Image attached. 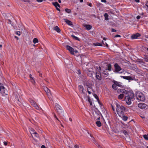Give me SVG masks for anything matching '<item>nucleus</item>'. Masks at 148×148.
Returning a JSON list of instances; mask_svg holds the SVG:
<instances>
[{
	"label": "nucleus",
	"instance_id": "1",
	"mask_svg": "<svg viewBox=\"0 0 148 148\" xmlns=\"http://www.w3.org/2000/svg\"><path fill=\"white\" fill-rule=\"evenodd\" d=\"M117 92L119 93H121L118 96V99L122 100L125 97V100L129 105L131 104L132 101L134 99V94L132 92H128L123 89H118Z\"/></svg>",
	"mask_w": 148,
	"mask_h": 148
},
{
	"label": "nucleus",
	"instance_id": "2",
	"mask_svg": "<svg viewBox=\"0 0 148 148\" xmlns=\"http://www.w3.org/2000/svg\"><path fill=\"white\" fill-rule=\"evenodd\" d=\"M116 110L117 113L119 116H122L123 114H124V112L125 108L122 105H120L117 102L115 103Z\"/></svg>",
	"mask_w": 148,
	"mask_h": 148
},
{
	"label": "nucleus",
	"instance_id": "3",
	"mask_svg": "<svg viewBox=\"0 0 148 148\" xmlns=\"http://www.w3.org/2000/svg\"><path fill=\"white\" fill-rule=\"evenodd\" d=\"M136 97L137 100L143 101L145 100V98L143 94L140 92H137L136 93Z\"/></svg>",
	"mask_w": 148,
	"mask_h": 148
},
{
	"label": "nucleus",
	"instance_id": "4",
	"mask_svg": "<svg viewBox=\"0 0 148 148\" xmlns=\"http://www.w3.org/2000/svg\"><path fill=\"white\" fill-rule=\"evenodd\" d=\"M7 90L5 88L3 85L0 84V93L2 96H5L8 95Z\"/></svg>",
	"mask_w": 148,
	"mask_h": 148
},
{
	"label": "nucleus",
	"instance_id": "5",
	"mask_svg": "<svg viewBox=\"0 0 148 148\" xmlns=\"http://www.w3.org/2000/svg\"><path fill=\"white\" fill-rule=\"evenodd\" d=\"M101 70L100 67H96V77L98 79L100 80L101 79V76L100 71Z\"/></svg>",
	"mask_w": 148,
	"mask_h": 148
},
{
	"label": "nucleus",
	"instance_id": "6",
	"mask_svg": "<svg viewBox=\"0 0 148 148\" xmlns=\"http://www.w3.org/2000/svg\"><path fill=\"white\" fill-rule=\"evenodd\" d=\"M66 49L68 50L72 55H74V53H78V51L77 50H74L73 48L69 45L66 46Z\"/></svg>",
	"mask_w": 148,
	"mask_h": 148
},
{
	"label": "nucleus",
	"instance_id": "7",
	"mask_svg": "<svg viewBox=\"0 0 148 148\" xmlns=\"http://www.w3.org/2000/svg\"><path fill=\"white\" fill-rule=\"evenodd\" d=\"M85 85L86 87L88 93L89 94H90L91 92L90 91L92 90V88L93 86L92 84L89 83H86L85 84Z\"/></svg>",
	"mask_w": 148,
	"mask_h": 148
},
{
	"label": "nucleus",
	"instance_id": "8",
	"mask_svg": "<svg viewBox=\"0 0 148 148\" xmlns=\"http://www.w3.org/2000/svg\"><path fill=\"white\" fill-rule=\"evenodd\" d=\"M121 85L119 82L117 81H114V84L112 85V88L114 90H116L117 89V86H121Z\"/></svg>",
	"mask_w": 148,
	"mask_h": 148
},
{
	"label": "nucleus",
	"instance_id": "9",
	"mask_svg": "<svg viewBox=\"0 0 148 148\" xmlns=\"http://www.w3.org/2000/svg\"><path fill=\"white\" fill-rule=\"evenodd\" d=\"M29 101L32 105L34 107L36 108V109L37 110H38L39 109V107L34 100L32 99H30Z\"/></svg>",
	"mask_w": 148,
	"mask_h": 148
},
{
	"label": "nucleus",
	"instance_id": "10",
	"mask_svg": "<svg viewBox=\"0 0 148 148\" xmlns=\"http://www.w3.org/2000/svg\"><path fill=\"white\" fill-rule=\"evenodd\" d=\"M138 105V107L141 109H145L147 106V105L143 103H140Z\"/></svg>",
	"mask_w": 148,
	"mask_h": 148
},
{
	"label": "nucleus",
	"instance_id": "11",
	"mask_svg": "<svg viewBox=\"0 0 148 148\" xmlns=\"http://www.w3.org/2000/svg\"><path fill=\"white\" fill-rule=\"evenodd\" d=\"M114 67L116 71L117 72H119V73H122L123 72H119L121 70V67L118 65L117 64H114Z\"/></svg>",
	"mask_w": 148,
	"mask_h": 148
},
{
	"label": "nucleus",
	"instance_id": "12",
	"mask_svg": "<svg viewBox=\"0 0 148 148\" xmlns=\"http://www.w3.org/2000/svg\"><path fill=\"white\" fill-rule=\"evenodd\" d=\"M44 89L45 91L46 92L49 97H50L51 95V93L50 90L47 87H44Z\"/></svg>",
	"mask_w": 148,
	"mask_h": 148
},
{
	"label": "nucleus",
	"instance_id": "13",
	"mask_svg": "<svg viewBox=\"0 0 148 148\" xmlns=\"http://www.w3.org/2000/svg\"><path fill=\"white\" fill-rule=\"evenodd\" d=\"M56 107L57 111L60 113L62 112V107L57 104L55 105Z\"/></svg>",
	"mask_w": 148,
	"mask_h": 148
},
{
	"label": "nucleus",
	"instance_id": "14",
	"mask_svg": "<svg viewBox=\"0 0 148 148\" xmlns=\"http://www.w3.org/2000/svg\"><path fill=\"white\" fill-rule=\"evenodd\" d=\"M141 36L140 34L139 33H137L132 35L131 36V38L132 39H137L138 37Z\"/></svg>",
	"mask_w": 148,
	"mask_h": 148
},
{
	"label": "nucleus",
	"instance_id": "15",
	"mask_svg": "<svg viewBox=\"0 0 148 148\" xmlns=\"http://www.w3.org/2000/svg\"><path fill=\"white\" fill-rule=\"evenodd\" d=\"M53 4L56 7L57 10L60 11V9L58 8V7L60 8V6L57 2L53 3Z\"/></svg>",
	"mask_w": 148,
	"mask_h": 148
},
{
	"label": "nucleus",
	"instance_id": "16",
	"mask_svg": "<svg viewBox=\"0 0 148 148\" xmlns=\"http://www.w3.org/2000/svg\"><path fill=\"white\" fill-rule=\"evenodd\" d=\"M92 114L95 118H97L98 120H99L100 117L99 115L97 113L95 112L94 113V112H93Z\"/></svg>",
	"mask_w": 148,
	"mask_h": 148
},
{
	"label": "nucleus",
	"instance_id": "17",
	"mask_svg": "<svg viewBox=\"0 0 148 148\" xmlns=\"http://www.w3.org/2000/svg\"><path fill=\"white\" fill-rule=\"evenodd\" d=\"M121 77L125 79L129 80H133L132 78L129 76H121Z\"/></svg>",
	"mask_w": 148,
	"mask_h": 148
},
{
	"label": "nucleus",
	"instance_id": "18",
	"mask_svg": "<svg viewBox=\"0 0 148 148\" xmlns=\"http://www.w3.org/2000/svg\"><path fill=\"white\" fill-rule=\"evenodd\" d=\"M84 27L86 28V29L88 30H89L90 29L92 28V26L90 25L85 24L84 25Z\"/></svg>",
	"mask_w": 148,
	"mask_h": 148
},
{
	"label": "nucleus",
	"instance_id": "19",
	"mask_svg": "<svg viewBox=\"0 0 148 148\" xmlns=\"http://www.w3.org/2000/svg\"><path fill=\"white\" fill-rule=\"evenodd\" d=\"M65 22L68 25L71 26L73 25L72 22L66 19H64Z\"/></svg>",
	"mask_w": 148,
	"mask_h": 148
},
{
	"label": "nucleus",
	"instance_id": "20",
	"mask_svg": "<svg viewBox=\"0 0 148 148\" xmlns=\"http://www.w3.org/2000/svg\"><path fill=\"white\" fill-rule=\"evenodd\" d=\"M29 132L31 135H32V137H34L33 135L35 134L36 132L32 128L30 129Z\"/></svg>",
	"mask_w": 148,
	"mask_h": 148
},
{
	"label": "nucleus",
	"instance_id": "21",
	"mask_svg": "<svg viewBox=\"0 0 148 148\" xmlns=\"http://www.w3.org/2000/svg\"><path fill=\"white\" fill-rule=\"evenodd\" d=\"M87 75H88L90 77H92V76L93 74V72L91 71H87Z\"/></svg>",
	"mask_w": 148,
	"mask_h": 148
},
{
	"label": "nucleus",
	"instance_id": "22",
	"mask_svg": "<svg viewBox=\"0 0 148 148\" xmlns=\"http://www.w3.org/2000/svg\"><path fill=\"white\" fill-rule=\"evenodd\" d=\"M78 88L79 91L82 93L83 92L84 88L82 86L79 85L78 86Z\"/></svg>",
	"mask_w": 148,
	"mask_h": 148
},
{
	"label": "nucleus",
	"instance_id": "23",
	"mask_svg": "<svg viewBox=\"0 0 148 148\" xmlns=\"http://www.w3.org/2000/svg\"><path fill=\"white\" fill-rule=\"evenodd\" d=\"M122 118V119L124 121H126L128 119V117L123 114V116H120Z\"/></svg>",
	"mask_w": 148,
	"mask_h": 148
},
{
	"label": "nucleus",
	"instance_id": "24",
	"mask_svg": "<svg viewBox=\"0 0 148 148\" xmlns=\"http://www.w3.org/2000/svg\"><path fill=\"white\" fill-rule=\"evenodd\" d=\"M53 29L56 31L57 32L59 33L60 32V29L57 26L53 28Z\"/></svg>",
	"mask_w": 148,
	"mask_h": 148
},
{
	"label": "nucleus",
	"instance_id": "25",
	"mask_svg": "<svg viewBox=\"0 0 148 148\" xmlns=\"http://www.w3.org/2000/svg\"><path fill=\"white\" fill-rule=\"evenodd\" d=\"M97 125L98 127H100L101 125V124L100 121H97L96 122Z\"/></svg>",
	"mask_w": 148,
	"mask_h": 148
},
{
	"label": "nucleus",
	"instance_id": "26",
	"mask_svg": "<svg viewBox=\"0 0 148 148\" xmlns=\"http://www.w3.org/2000/svg\"><path fill=\"white\" fill-rule=\"evenodd\" d=\"M108 67V69H105L106 70H108L109 71H111V65L110 64H108L107 66Z\"/></svg>",
	"mask_w": 148,
	"mask_h": 148
},
{
	"label": "nucleus",
	"instance_id": "27",
	"mask_svg": "<svg viewBox=\"0 0 148 148\" xmlns=\"http://www.w3.org/2000/svg\"><path fill=\"white\" fill-rule=\"evenodd\" d=\"M93 96L97 100L99 103L100 102H99V97H98L97 95L96 94H94L93 95Z\"/></svg>",
	"mask_w": 148,
	"mask_h": 148
},
{
	"label": "nucleus",
	"instance_id": "28",
	"mask_svg": "<svg viewBox=\"0 0 148 148\" xmlns=\"http://www.w3.org/2000/svg\"><path fill=\"white\" fill-rule=\"evenodd\" d=\"M104 16L105 17V20H107L108 19V15L107 13H105L104 15Z\"/></svg>",
	"mask_w": 148,
	"mask_h": 148
},
{
	"label": "nucleus",
	"instance_id": "29",
	"mask_svg": "<svg viewBox=\"0 0 148 148\" xmlns=\"http://www.w3.org/2000/svg\"><path fill=\"white\" fill-rule=\"evenodd\" d=\"M123 133L126 136H128V133L125 130L123 131Z\"/></svg>",
	"mask_w": 148,
	"mask_h": 148
},
{
	"label": "nucleus",
	"instance_id": "30",
	"mask_svg": "<svg viewBox=\"0 0 148 148\" xmlns=\"http://www.w3.org/2000/svg\"><path fill=\"white\" fill-rule=\"evenodd\" d=\"M125 128H128L129 129H131V126L130 125H127V124H126L125 125Z\"/></svg>",
	"mask_w": 148,
	"mask_h": 148
},
{
	"label": "nucleus",
	"instance_id": "31",
	"mask_svg": "<svg viewBox=\"0 0 148 148\" xmlns=\"http://www.w3.org/2000/svg\"><path fill=\"white\" fill-rule=\"evenodd\" d=\"M38 40L36 38H34L33 40V42L34 44H36L38 42Z\"/></svg>",
	"mask_w": 148,
	"mask_h": 148
},
{
	"label": "nucleus",
	"instance_id": "32",
	"mask_svg": "<svg viewBox=\"0 0 148 148\" xmlns=\"http://www.w3.org/2000/svg\"><path fill=\"white\" fill-rule=\"evenodd\" d=\"M105 69L103 70V69H102V71H103V72H102V73L104 74V75H108V73L107 72L105 71Z\"/></svg>",
	"mask_w": 148,
	"mask_h": 148
},
{
	"label": "nucleus",
	"instance_id": "33",
	"mask_svg": "<svg viewBox=\"0 0 148 148\" xmlns=\"http://www.w3.org/2000/svg\"><path fill=\"white\" fill-rule=\"evenodd\" d=\"M94 45L95 46H102V43H94Z\"/></svg>",
	"mask_w": 148,
	"mask_h": 148
},
{
	"label": "nucleus",
	"instance_id": "34",
	"mask_svg": "<svg viewBox=\"0 0 148 148\" xmlns=\"http://www.w3.org/2000/svg\"><path fill=\"white\" fill-rule=\"evenodd\" d=\"M94 45L95 46H102V43H94Z\"/></svg>",
	"mask_w": 148,
	"mask_h": 148
},
{
	"label": "nucleus",
	"instance_id": "35",
	"mask_svg": "<svg viewBox=\"0 0 148 148\" xmlns=\"http://www.w3.org/2000/svg\"><path fill=\"white\" fill-rule=\"evenodd\" d=\"M71 36L73 37L74 38L77 40H79V38L77 37L74 36L73 35H71Z\"/></svg>",
	"mask_w": 148,
	"mask_h": 148
},
{
	"label": "nucleus",
	"instance_id": "36",
	"mask_svg": "<svg viewBox=\"0 0 148 148\" xmlns=\"http://www.w3.org/2000/svg\"><path fill=\"white\" fill-rule=\"evenodd\" d=\"M65 11L66 12L68 13H70L71 12V10L70 9L68 8L66 9H65Z\"/></svg>",
	"mask_w": 148,
	"mask_h": 148
},
{
	"label": "nucleus",
	"instance_id": "37",
	"mask_svg": "<svg viewBox=\"0 0 148 148\" xmlns=\"http://www.w3.org/2000/svg\"><path fill=\"white\" fill-rule=\"evenodd\" d=\"M34 135V137H33V138L35 137L38 138V135L37 132H36Z\"/></svg>",
	"mask_w": 148,
	"mask_h": 148
},
{
	"label": "nucleus",
	"instance_id": "38",
	"mask_svg": "<svg viewBox=\"0 0 148 148\" xmlns=\"http://www.w3.org/2000/svg\"><path fill=\"white\" fill-rule=\"evenodd\" d=\"M143 136L145 140H148V134L147 135H145Z\"/></svg>",
	"mask_w": 148,
	"mask_h": 148
},
{
	"label": "nucleus",
	"instance_id": "39",
	"mask_svg": "<svg viewBox=\"0 0 148 148\" xmlns=\"http://www.w3.org/2000/svg\"><path fill=\"white\" fill-rule=\"evenodd\" d=\"M101 43L102 44H103V45H105L106 47H108V44L106 42H104L103 41H102Z\"/></svg>",
	"mask_w": 148,
	"mask_h": 148
},
{
	"label": "nucleus",
	"instance_id": "40",
	"mask_svg": "<svg viewBox=\"0 0 148 148\" xmlns=\"http://www.w3.org/2000/svg\"><path fill=\"white\" fill-rule=\"evenodd\" d=\"M30 80L33 84H34L35 83V81L32 77L31 78V79H30Z\"/></svg>",
	"mask_w": 148,
	"mask_h": 148
},
{
	"label": "nucleus",
	"instance_id": "41",
	"mask_svg": "<svg viewBox=\"0 0 148 148\" xmlns=\"http://www.w3.org/2000/svg\"><path fill=\"white\" fill-rule=\"evenodd\" d=\"M16 34L18 36H20L21 35L20 32L18 31H16Z\"/></svg>",
	"mask_w": 148,
	"mask_h": 148
},
{
	"label": "nucleus",
	"instance_id": "42",
	"mask_svg": "<svg viewBox=\"0 0 148 148\" xmlns=\"http://www.w3.org/2000/svg\"><path fill=\"white\" fill-rule=\"evenodd\" d=\"M111 107H112V109L114 111H115V110L114 107L113 106V105L112 104H111Z\"/></svg>",
	"mask_w": 148,
	"mask_h": 148
},
{
	"label": "nucleus",
	"instance_id": "43",
	"mask_svg": "<svg viewBox=\"0 0 148 148\" xmlns=\"http://www.w3.org/2000/svg\"><path fill=\"white\" fill-rule=\"evenodd\" d=\"M115 37H121V36L119 35H116L114 36Z\"/></svg>",
	"mask_w": 148,
	"mask_h": 148
},
{
	"label": "nucleus",
	"instance_id": "44",
	"mask_svg": "<svg viewBox=\"0 0 148 148\" xmlns=\"http://www.w3.org/2000/svg\"><path fill=\"white\" fill-rule=\"evenodd\" d=\"M101 1L102 2L106 3V0H101Z\"/></svg>",
	"mask_w": 148,
	"mask_h": 148
},
{
	"label": "nucleus",
	"instance_id": "45",
	"mask_svg": "<svg viewBox=\"0 0 148 148\" xmlns=\"http://www.w3.org/2000/svg\"><path fill=\"white\" fill-rule=\"evenodd\" d=\"M3 144L5 145L6 146L7 145V143L6 142L4 141L3 142Z\"/></svg>",
	"mask_w": 148,
	"mask_h": 148
},
{
	"label": "nucleus",
	"instance_id": "46",
	"mask_svg": "<svg viewBox=\"0 0 148 148\" xmlns=\"http://www.w3.org/2000/svg\"><path fill=\"white\" fill-rule=\"evenodd\" d=\"M140 18V16H139V15L138 16L136 17V18H137V19H139Z\"/></svg>",
	"mask_w": 148,
	"mask_h": 148
},
{
	"label": "nucleus",
	"instance_id": "47",
	"mask_svg": "<svg viewBox=\"0 0 148 148\" xmlns=\"http://www.w3.org/2000/svg\"><path fill=\"white\" fill-rule=\"evenodd\" d=\"M38 2H41L42 1V0H36Z\"/></svg>",
	"mask_w": 148,
	"mask_h": 148
},
{
	"label": "nucleus",
	"instance_id": "48",
	"mask_svg": "<svg viewBox=\"0 0 148 148\" xmlns=\"http://www.w3.org/2000/svg\"><path fill=\"white\" fill-rule=\"evenodd\" d=\"M75 148H78L79 146L77 145H76L75 146Z\"/></svg>",
	"mask_w": 148,
	"mask_h": 148
},
{
	"label": "nucleus",
	"instance_id": "49",
	"mask_svg": "<svg viewBox=\"0 0 148 148\" xmlns=\"http://www.w3.org/2000/svg\"><path fill=\"white\" fill-rule=\"evenodd\" d=\"M116 30L114 29H112V32H116Z\"/></svg>",
	"mask_w": 148,
	"mask_h": 148
},
{
	"label": "nucleus",
	"instance_id": "50",
	"mask_svg": "<svg viewBox=\"0 0 148 148\" xmlns=\"http://www.w3.org/2000/svg\"><path fill=\"white\" fill-rule=\"evenodd\" d=\"M41 148H46V147L45 146L42 145L41 146Z\"/></svg>",
	"mask_w": 148,
	"mask_h": 148
},
{
	"label": "nucleus",
	"instance_id": "51",
	"mask_svg": "<svg viewBox=\"0 0 148 148\" xmlns=\"http://www.w3.org/2000/svg\"><path fill=\"white\" fill-rule=\"evenodd\" d=\"M145 61H146V62H148V58H146L145 59Z\"/></svg>",
	"mask_w": 148,
	"mask_h": 148
},
{
	"label": "nucleus",
	"instance_id": "52",
	"mask_svg": "<svg viewBox=\"0 0 148 148\" xmlns=\"http://www.w3.org/2000/svg\"><path fill=\"white\" fill-rule=\"evenodd\" d=\"M88 5L90 7H92V4L91 3H89L88 4Z\"/></svg>",
	"mask_w": 148,
	"mask_h": 148
},
{
	"label": "nucleus",
	"instance_id": "53",
	"mask_svg": "<svg viewBox=\"0 0 148 148\" xmlns=\"http://www.w3.org/2000/svg\"><path fill=\"white\" fill-rule=\"evenodd\" d=\"M14 38H16L17 39V40H18V39H18V37H17V36H14Z\"/></svg>",
	"mask_w": 148,
	"mask_h": 148
},
{
	"label": "nucleus",
	"instance_id": "54",
	"mask_svg": "<svg viewBox=\"0 0 148 148\" xmlns=\"http://www.w3.org/2000/svg\"><path fill=\"white\" fill-rule=\"evenodd\" d=\"M24 2H28V0H23Z\"/></svg>",
	"mask_w": 148,
	"mask_h": 148
},
{
	"label": "nucleus",
	"instance_id": "55",
	"mask_svg": "<svg viewBox=\"0 0 148 148\" xmlns=\"http://www.w3.org/2000/svg\"><path fill=\"white\" fill-rule=\"evenodd\" d=\"M89 102H90V105L91 106L92 105V102H90V101H89Z\"/></svg>",
	"mask_w": 148,
	"mask_h": 148
},
{
	"label": "nucleus",
	"instance_id": "56",
	"mask_svg": "<svg viewBox=\"0 0 148 148\" xmlns=\"http://www.w3.org/2000/svg\"><path fill=\"white\" fill-rule=\"evenodd\" d=\"M135 1L137 2H138L139 1V0H135Z\"/></svg>",
	"mask_w": 148,
	"mask_h": 148
},
{
	"label": "nucleus",
	"instance_id": "57",
	"mask_svg": "<svg viewBox=\"0 0 148 148\" xmlns=\"http://www.w3.org/2000/svg\"><path fill=\"white\" fill-rule=\"evenodd\" d=\"M54 116L58 120V118H57V116H56V115H54Z\"/></svg>",
	"mask_w": 148,
	"mask_h": 148
},
{
	"label": "nucleus",
	"instance_id": "58",
	"mask_svg": "<svg viewBox=\"0 0 148 148\" xmlns=\"http://www.w3.org/2000/svg\"><path fill=\"white\" fill-rule=\"evenodd\" d=\"M106 38H103V40H106Z\"/></svg>",
	"mask_w": 148,
	"mask_h": 148
},
{
	"label": "nucleus",
	"instance_id": "59",
	"mask_svg": "<svg viewBox=\"0 0 148 148\" xmlns=\"http://www.w3.org/2000/svg\"><path fill=\"white\" fill-rule=\"evenodd\" d=\"M79 1L80 2L82 3L83 2V0H79Z\"/></svg>",
	"mask_w": 148,
	"mask_h": 148
},
{
	"label": "nucleus",
	"instance_id": "60",
	"mask_svg": "<svg viewBox=\"0 0 148 148\" xmlns=\"http://www.w3.org/2000/svg\"><path fill=\"white\" fill-rule=\"evenodd\" d=\"M98 146L99 148H102L99 145H98Z\"/></svg>",
	"mask_w": 148,
	"mask_h": 148
},
{
	"label": "nucleus",
	"instance_id": "61",
	"mask_svg": "<svg viewBox=\"0 0 148 148\" xmlns=\"http://www.w3.org/2000/svg\"><path fill=\"white\" fill-rule=\"evenodd\" d=\"M69 120L70 121H72V119L71 118H70L69 119Z\"/></svg>",
	"mask_w": 148,
	"mask_h": 148
},
{
	"label": "nucleus",
	"instance_id": "62",
	"mask_svg": "<svg viewBox=\"0 0 148 148\" xmlns=\"http://www.w3.org/2000/svg\"><path fill=\"white\" fill-rule=\"evenodd\" d=\"M29 77H30V79H31V78L32 77V75H31L30 74V75H29Z\"/></svg>",
	"mask_w": 148,
	"mask_h": 148
},
{
	"label": "nucleus",
	"instance_id": "63",
	"mask_svg": "<svg viewBox=\"0 0 148 148\" xmlns=\"http://www.w3.org/2000/svg\"><path fill=\"white\" fill-rule=\"evenodd\" d=\"M141 118H142L143 119H144L145 118V117L144 116H141Z\"/></svg>",
	"mask_w": 148,
	"mask_h": 148
},
{
	"label": "nucleus",
	"instance_id": "64",
	"mask_svg": "<svg viewBox=\"0 0 148 148\" xmlns=\"http://www.w3.org/2000/svg\"><path fill=\"white\" fill-rule=\"evenodd\" d=\"M58 0V2L59 3H61V1L60 0Z\"/></svg>",
	"mask_w": 148,
	"mask_h": 148
}]
</instances>
